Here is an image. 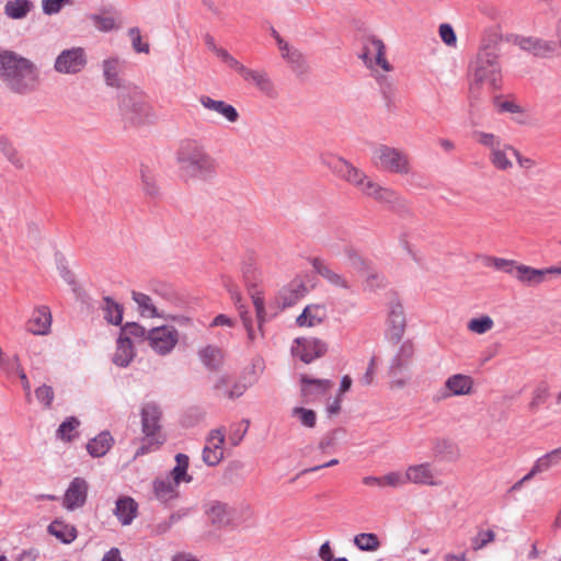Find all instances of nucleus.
I'll return each mask as SVG.
<instances>
[{"instance_id": "f257e3e1", "label": "nucleus", "mask_w": 561, "mask_h": 561, "mask_svg": "<svg viewBox=\"0 0 561 561\" xmlns=\"http://www.w3.org/2000/svg\"><path fill=\"white\" fill-rule=\"evenodd\" d=\"M501 35L497 32L485 33L479 51L469 64V99L473 104L502 89L503 73L500 62Z\"/></svg>"}, {"instance_id": "f03ea898", "label": "nucleus", "mask_w": 561, "mask_h": 561, "mask_svg": "<svg viewBox=\"0 0 561 561\" xmlns=\"http://www.w3.org/2000/svg\"><path fill=\"white\" fill-rule=\"evenodd\" d=\"M0 80L14 93L26 94L39 83V70L30 59L12 50H0Z\"/></svg>"}, {"instance_id": "7ed1b4c3", "label": "nucleus", "mask_w": 561, "mask_h": 561, "mask_svg": "<svg viewBox=\"0 0 561 561\" xmlns=\"http://www.w3.org/2000/svg\"><path fill=\"white\" fill-rule=\"evenodd\" d=\"M176 160L182 175L186 179L208 180L217 171L216 159L197 140L183 141L176 152Z\"/></svg>"}, {"instance_id": "20e7f679", "label": "nucleus", "mask_w": 561, "mask_h": 561, "mask_svg": "<svg viewBox=\"0 0 561 561\" xmlns=\"http://www.w3.org/2000/svg\"><path fill=\"white\" fill-rule=\"evenodd\" d=\"M119 114L126 128L149 124L156 119L152 106L138 95H122Z\"/></svg>"}, {"instance_id": "39448f33", "label": "nucleus", "mask_w": 561, "mask_h": 561, "mask_svg": "<svg viewBox=\"0 0 561 561\" xmlns=\"http://www.w3.org/2000/svg\"><path fill=\"white\" fill-rule=\"evenodd\" d=\"M374 164L386 172L409 174L411 170L409 156L401 149L379 145L373 151Z\"/></svg>"}, {"instance_id": "423d86ee", "label": "nucleus", "mask_w": 561, "mask_h": 561, "mask_svg": "<svg viewBox=\"0 0 561 561\" xmlns=\"http://www.w3.org/2000/svg\"><path fill=\"white\" fill-rule=\"evenodd\" d=\"M328 167L337 178L356 187L362 194L366 188V184L370 181V178L363 170L343 158H332L328 162Z\"/></svg>"}, {"instance_id": "0eeeda50", "label": "nucleus", "mask_w": 561, "mask_h": 561, "mask_svg": "<svg viewBox=\"0 0 561 561\" xmlns=\"http://www.w3.org/2000/svg\"><path fill=\"white\" fill-rule=\"evenodd\" d=\"M328 167L337 178L356 187L362 194L366 188V184L370 181V178L363 170L343 158H332L328 162Z\"/></svg>"}, {"instance_id": "6e6552de", "label": "nucleus", "mask_w": 561, "mask_h": 561, "mask_svg": "<svg viewBox=\"0 0 561 561\" xmlns=\"http://www.w3.org/2000/svg\"><path fill=\"white\" fill-rule=\"evenodd\" d=\"M87 54L81 47L64 49L55 59L54 70L61 75H77L87 66Z\"/></svg>"}, {"instance_id": "1a4fd4ad", "label": "nucleus", "mask_w": 561, "mask_h": 561, "mask_svg": "<svg viewBox=\"0 0 561 561\" xmlns=\"http://www.w3.org/2000/svg\"><path fill=\"white\" fill-rule=\"evenodd\" d=\"M385 54L386 47L382 41L371 36L365 38L359 58L364 61L366 67L371 70L376 67H380L385 71H391L392 66L386 59Z\"/></svg>"}, {"instance_id": "9d476101", "label": "nucleus", "mask_w": 561, "mask_h": 561, "mask_svg": "<svg viewBox=\"0 0 561 561\" xmlns=\"http://www.w3.org/2000/svg\"><path fill=\"white\" fill-rule=\"evenodd\" d=\"M147 341L157 354L167 355L178 344L179 332L170 325L152 328L148 330Z\"/></svg>"}, {"instance_id": "9b49d317", "label": "nucleus", "mask_w": 561, "mask_h": 561, "mask_svg": "<svg viewBox=\"0 0 561 561\" xmlns=\"http://www.w3.org/2000/svg\"><path fill=\"white\" fill-rule=\"evenodd\" d=\"M512 41L514 45L535 57L545 58L554 54L557 50V42L536 36L515 35Z\"/></svg>"}, {"instance_id": "f8f14e48", "label": "nucleus", "mask_w": 561, "mask_h": 561, "mask_svg": "<svg viewBox=\"0 0 561 561\" xmlns=\"http://www.w3.org/2000/svg\"><path fill=\"white\" fill-rule=\"evenodd\" d=\"M328 351V345L317 337H300L296 340V346L293 347V354L301 362L309 364L317 358L322 357Z\"/></svg>"}, {"instance_id": "ddd939ff", "label": "nucleus", "mask_w": 561, "mask_h": 561, "mask_svg": "<svg viewBox=\"0 0 561 561\" xmlns=\"http://www.w3.org/2000/svg\"><path fill=\"white\" fill-rule=\"evenodd\" d=\"M473 388V379L463 374H455L448 377L444 387L436 393L435 400H445L454 396L470 394Z\"/></svg>"}, {"instance_id": "4468645a", "label": "nucleus", "mask_w": 561, "mask_h": 561, "mask_svg": "<svg viewBox=\"0 0 561 561\" xmlns=\"http://www.w3.org/2000/svg\"><path fill=\"white\" fill-rule=\"evenodd\" d=\"M365 196L374 198L378 203L388 205L391 208H403L405 207V201L396 191L389 187H383L371 179L366 184V188L363 193Z\"/></svg>"}, {"instance_id": "2eb2a0df", "label": "nucleus", "mask_w": 561, "mask_h": 561, "mask_svg": "<svg viewBox=\"0 0 561 561\" xmlns=\"http://www.w3.org/2000/svg\"><path fill=\"white\" fill-rule=\"evenodd\" d=\"M225 433L221 428L213 430L203 449V461L209 466H217L224 458Z\"/></svg>"}, {"instance_id": "dca6fc26", "label": "nucleus", "mask_w": 561, "mask_h": 561, "mask_svg": "<svg viewBox=\"0 0 561 561\" xmlns=\"http://www.w3.org/2000/svg\"><path fill=\"white\" fill-rule=\"evenodd\" d=\"M88 490V482L83 478H73L64 495L65 508L68 511H75L82 507L87 502Z\"/></svg>"}, {"instance_id": "f3484780", "label": "nucleus", "mask_w": 561, "mask_h": 561, "mask_svg": "<svg viewBox=\"0 0 561 561\" xmlns=\"http://www.w3.org/2000/svg\"><path fill=\"white\" fill-rule=\"evenodd\" d=\"M310 263L314 272L324 278L331 286L346 291L352 290L353 285L347 277L334 271L324 260L313 257Z\"/></svg>"}, {"instance_id": "a211bd4d", "label": "nucleus", "mask_w": 561, "mask_h": 561, "mask_svg": "<svg viewBox=\"0 0 561 561\" xmlns=\"http://www.w3.org/2000/svg\"><path fill=\"white\" fill-rule=\"evenodd\" d=\"M125 69V60L118 57H110L102 62L105 83L112 88H121L124 83L122 73Z\"/></svg>"}, {"instance_id": "6ab92c4d", "label": "nucleus", "mask_w": 561, "mask_h": 561, "mask_svg": "<svg viewBox=\"0 0 561 561\" xmlns=\"http://www.w3.org/2000/svg\"><path fill=\"white\" fill-rule=\"evenodd\" d=\"M331 387L332 382L329 379H316L307 375L301 376V396L306 402L313 401L325 394Z\"/></svg>"}, {"instance_id": "aec40b11", "label": "nucleus", "mask_w": 561, "mask_h": 561, "mask_svg": "<svg viewBox=\"0 0 561 561\" xmlns=\"http://www.w3.org/2000/svg\"><path fill=\"white\" fill-rule=\"evenodd\" d=\"M161 411L160 408L153 403H146L141 409V424L142 432L147 437H153L160 430Z\"/></svg>"}, {"instance_id": "412c9836", "label": "nucleus", "mask_w": 561, "mask_h": 561, "mask_svg": "<svg viewBox=\"0 0 561 561\" xmlns=\"http://www.w3.org/2000/svg\"><path fill=\"white\" fill-rule=\"evenodd\" d=\"M51 325V313L48 307H37L27 322V331L35 335H45Z\"/></svg>"}, {"instance_id": "4be33fe9", "label": "nucleus", "mask_w": 561, "mask_h": 561, "mask_svg": "<svg viewBox=\"0 0 561 561\" xmlns=\"http://www.w3.org/2000/svg\"><path fill=\"white\" fill-rule=\"evenodd\" d=\"M113 513L123 526H128L137 517L138 503L130 496H119Z\"/></svg>"}, {"instance_id": "5701e85b", "label": "nucleus", "mask_w": 561, "mask_h": 561, "mask_svg": "<svg viewBox=\"0 0 561 561\" xmlns=\"http://www.w3.org/2000/svg\"><path fill=\"white\" fill-rule=\"evenodd\" d=\"M512 275L520 283L534 286L547 279V276L550 275V267L539 270L516 262V268Z\"/></svg>"}, {"instance_id": "b1692460", "label": "nucleus", "mask_w": 561, "mask_h": 561, "mask_svg": "<svg viewBox=\"0 0 561 561\" xmlns=\"http://www.w3.org/2000/svg\"><path fill=\"white\" fill-rule=\"evenodd\" d=\"M407 483L411 482L414 484H426L437 485L438 483L434 480V473L432 466L428 462L419 465H411L405 471Z\"/></svg>"}, {"instance_id": "393cba45", "label": "nucleus", "mask_w": 561, "mask_h": 561, "mask_svg": "<svg viewBox=\"0 0 561 561\" xmlns=\"http://www.w3.org/2000/svg\"><path fill=\"white\" fill-rule=\"evenodd\" d=\"M390 325L391 339L399 342L405 330V316L403 306L399 301H392L390 304V310L388 316Z\"/></svg>"}, {"instance_id": "a878e982", "label": "nucleus", "mask_w": 561, "mask_h": 561, "mask_svg": "<svg viewBox=\"0 0 561 561\" xmlns=\"http://www.w3.org/2000/svg\"><path fill=\"white\" fill-rule=\"evenodd\" d=\"M199 102L205 108L216 112L225 117L229 123H236L240 118L237 108L225 101L214 100L208 95H202L199 98Z\"/></svg>"}, {"instance_id": "bb28decb", "label": "nucleus", "mask_w": 561, "mask_h": 561, "mask_svg": "<svg viewBox=\"0 0 561 561\" xmlns=\"http://www.w3.org/2000/svg\"><path fill=\"white\" fill-rule=\"evenodd\" d=\"M209 520L219 527L229 525L236 516V511L226 503L213 502L207 510Z\"/></svg>"}, {"instance_id": "cd10ccee", "label": "nucleus", "mask_w": 561, "mask_h": 561, "mask_svg": "<svg viewBox=\"0 0 561 561\" xmlns=\"http://www.w3.org/2000/svg\"><path fill=\"white\" fill-rule=\"evenodd\" d=\"M242 78L253 83L262 93L270 98H275L277 92L274 83L264 70H253L248 68Z\"/></svg>"}, {"instance_id": "c85d7f7f", "label": "nucleus", "mask_w": 561, "mask_h": 561, "mask_svg": "<svg viewBox=\"0 0 561 561\" xmlns=\"http://www.w3.org/2000/svg\"><path fill=\"white\" fill-rule=\"evenodd\" d=\"M307 287L301 282H291L288 286L279 290L276 298L277 304L283 308L294 306L298 300L305 297Z\"/></svg>"}, {"instance_id": "c756f323", "label": "nucleus", "mask_w": 561, "mask_h": 561, "mask_svg": "<svg viewBox=\"0 0 561 561\" xmlns=\"http://www.w3.org/2000/svg\"><path fill=\"white\" fill-rule=\"evenodd\" d=\"M328 317L324 305H308L302 313L297 317L296 323L299 327L312 328L321 324Z\"/></svg>"}, {"instance_id": "7c9ffc66", "label": "nucleus", "mask_w": 561, "mask_h": 561, "mask_svg": "<svg viewBox=\"0 0 561 561\" xmlns=\"http://www.w3.org/2000/svg\"><path fill=\"white\" fill-rule=\"evenodd\" d=\"M179 485L171 481L170 477L157 478L152 483L156 499L162 503H168L179 496Z\"/></svg>"}, {"instance_id": "2f4dec72", "label": "nucleus", "mask_w": 561, "mask_h": 561, "mask_svg": "<svg viewBox=\"0 0 561 561\" xmlns=\"http://www.w3.org/2000/svg\"><path fill=\"white\" fill-rule=\"evenodd\" d=\"M47 531L59 541L67 545L75 541L78 536L77 528L73 525L59 518H56L49 524Z\"/></svg>"}, {"instance_id": "473e14b6", "label": "nucleus", "mask_w": 561, "mask_h": 561, "mask_svg": "<svg viewBox=\"0 0 561 561\" xmlns=\"http://www.w3.org/2000/svg\"><path fill=\"white\" fill-rule=\"evenodd\" d=\"M135 357L131 340L128 336H121L113 356V363L119 367H127Z\"/></svg>"}, {"instance_id": "72a5a7b5", "label": "nucleus", "mask_w": 561, "mask_h": 561, "mask_svg": "<svg viewBox=\"0 0 561 561\" xmlns=\"http://www.w3.org/2000/svg\"><path fill=\"white\" fill-rule=\"evenodd\" d=\"M561 462V447L556 448L543 456L539 457L530 471L531 474L536 476L550 470L552 467L560 465Z\"/></svg>"}, {"instance_id": "f704fd0d", "label": "nucleus", "mask_w": 561, "mask_h": 561, "mask_svg": "<svg viewBox=\"0 0 561 561\" xmlns=\"http://www.w3.org/2000/svg\"><path fill=\"white\" fill-rule=\"evenodd\" d=\"M375 79L378 83L379 91L382 95V99L386 102V106L390 108L394 105L396 96H397V85L392 78L387 75L377 73Z\"/></svg>"}, {"instance_id": "c9c22d12", "label": "nucleus", "mask_w": 561, "mask_h": 561, "mask_svg": "<svg viewBox=\"0 0 561 561\" xmlns=\"http://www.w3.org/2000/svg\"><path fill=\"white\" fill-rule=\"evenodd\" d=\"M112 443L113 437L105 431L87 444V450L94 458L102 457L110 450Z\"/></svg>"}, {"instance_id": "e433bc0d", "label": "nucleus", "mask_w": 561, "mask_h": 561, "mask_svg": "<svg viewBox=\"0 0 561 561\" xmlns=\"http://www.w3.org/2000/svg\"><path fill=\"white\" fill-rule=\"evenodd\" d=\"M484 267L494 268L495 271L504 272L506 274H514L516 268V261L492 255L481 254L477 257Z\"/></svg>"}, {"instance_id": "4c0bfd02", "label": "nucleus", "mask_w": 561, "mask_h": 561, "mask_svg": "<svg viewBox=\"0 0 561 561\" xmlns=\"http://www.w3.org/2000/svg\"><path fill=\"white\" fill-rule=\"evenodd\" d=\"M33 8L34 4L30 0H9L4 4V14L12 20H22Z\"/></svg>"}, {"instance_id": "58836bf2", "label": "nucleus", "mask_w": 561, "mask_h": 561, "mask_svg": "<svg viewBox=\"0 0 561 561\" xmlns=\"http://www.w3.org/2000/svg\"><path fill=\"white\" fill-rule=\"evenodd\" d=\"M176 466L170 471L167 477H170L171 481L180 485L181 482H191L192 477L187 474L188 468V456L185 454H178L175 456Z\"/></svg>"}, {"instance_id": "ea45409f", "label": "nucleus", "mask_w": 561, "mask_h": 561, "mask_svg": "<svg viewBox=\"0 0 561 561\" xmlns=\"http://www.w3.org/2000/svg\"><path fill=\"white\" fill-rule=\"evenodd\" d=\"M202 363L210 370H217L224 360V354L217 346L208 345L199 351Z\"/></svg>"}, {"instance_id": "a19ab883", "label": "nucleus", "mask_w": 561, "mask_h": 561, "mask_svg": "<svg viewBox=\"0 0 561 561\" xmlns=\"http://www.w3.org/2000/svg\"><path fill=\"white\" fill-rule=\"evenodd\" d=\"M285 60L288 62L291 71L298 78L306 77L310 71V67L306 56L298 48L295 51H291L290 55Z\"/></svg>"}, {"instance_id": "79ce46f5", "label": "nucleus", "mask_w": 561, "mask_h": 561, "mask_svg": "<svg viewBox=\"0 0 561 561\" xmlns=\"http://www.w3.org/2000/svg\"><path fill=\"white\" fill-rule=\"evenodd\" d=\"M104 319L114 325H119L123 320V306L114 301L111 297L103 298Z\"/></svg>"}, {"instance_id": "37998d69", "label": "nucleus", "mask_w": 561, "mask_h": 561, "mask_svg": "<svg viewBox=\"0 0 561 561\" xmlns=\"http://www.w3.org/2000/svg\"><path fill=\"white\" fill-rule=\"evenodd\" d=\"M506 147H512V146L508 144H503L501 147L493 150L489 154L490 162L496 170L507 171L513 167L512 161L507 157V153L511 151Z\"/></svg>"}, {"instance_id": "c03bdc74", "label": "nucleus", "mask_w": 561, "mask_h": 561, "mask_svg": "<svg viewBox=\"0 0 561 561\" xmlns=\"http://www.w3.org/2000/svg\"><path fill=\"white\" fill-rule=\"evenodd\" d=\"M353 542L357 549L367 552L377 551L381 546L378 536L374 533H360L354 537Z\"/></svg>"}, {"instance_id": "a18cd8bd", "label": "nucleus", "mask_w": 561, "mask_h": 561, "mask_svg": "<svg viewBox=\"0 0 561 561\" xmlns=\"http://www.w3.org/2000/svg\"><path fill=\"white\" fill-rule=\"evenodd\" d=\"M228 290L230 293L231 299L234 301V305L239 309L243 327L248 332V339L252 342L254 341V330L252 328V320L248 316V311L244 310L243 306L241 305V295L234 287H229Z\"/></svg>"}, {"instance_id": "49530a36", "label": "nucleus", "mask_w": 561, "mask_h": 561, "mask_svg": "<svg viewBox=\"0 0 561 561\" xmlns=\"http://www.w3.org/2000/svg\"><path fill=\"white\" fill-rule=\"evenodd\" d=\"M133 300L137 304L138 309L141 316L153 318L158 317L159 313L157 308L154 307L151 297L144 293L133 291L131 293Z\"/></svg>"}, {"instance_id": "de8ad7c7", "label": "nucleus", "mask_w": 561, "mask_h": 561, "mask_svg": "<svg viewBox=\"0 0 561 561\" xmlns=\"http://www.w3.org/2000/svg\"><path fill=\"white\" fill-rule=\"evenodd\" d=\"M0 151L16 169L24 168L23 159L18 153L11 141L4 136H0Z\"/></svg>"}, {"instance_id": "09e8293b", "label": "nucleus", "mask_w": 561, "mask_h": 561, "mask_svg": "<svg viewBox=\"0 0 561 561\" xmlns=\"http://www.w3.org/2000/svg\"><path fill=\"white\" fill-rule=\"evenodd\" d=\"M365 289L375 291L387 286L386 277L377 272L371 265L364 272Z\"/></svg>"}, {"instance_id": "8fccbe9b", "label": "nucleus", "mask_w": 561, "mask_h": 561, "mask_svg": "<svg viewBox=\"0 0 561 561\" xmlns=\"http://www.w3.org/2000/svg\"><path fill=\"white\" fill-rule=\"evenodd\" d=\"M494 325L493 320L489 316H482L480 318L471 319L467 328L469 331L474 332L477 334H484L490 331Z\"/></svg>"}, {"instance_id": "3c124183", "label": "nucleus", "mask_w": 561, "mask_h": 561, "mask_svg": "<svg viewBox=\"0 0 561 561\" xmlns=\"http://www.w3.org/2000/svg\"><path fill=\"white\" fill-rule=\"evenodd\" d=\"M345 255L347 257L348 265L357 272L364 273L370 266V263L352 248H347L345 250Z\"/></svg>"}, {"instance_id": "603ef678", "label": "nucleus", "mask_w": 561, "mask_h": 561, "mask_svg": "<svg viewBox=\"0 0 561 561\" xmlns=\"http://www.w3.org/2000/svg\"><path fill=\"white\" fill-rule=\"evenodd\" d=\"M473 136L480 145L489 148L490 152H492L493 150L497 149L503 145L501 139L491 133L477 130L474 131Z\"/></svg>"}, {"instance_id": "864d4df0", "label": "nucleus", "mask_w": 561, "mask_h": 561, "mask_svg": "<svg viewBox=\"0 0 561 561\" xmlns=\"http://www.w3.org/2000/svg\"><path fill=\"white\" fill-rule=\"evenodd\" d=\"M80 425V422L77 417L70 416L67 417L58 427L57 430V436L64 440L70 442L72 439L71 432H73L78 426Z\"/></svg>"}, {"instance_id": "5fc2aeb1", "label": "nucleus", "mask_w": 561, "mask_h": 561, "mask_svg": "<svg viewBox=\"0 0 561 561\" xmlns=\"http://www.w3.org/2000/svg\"><path fill=\"white\" fill-rule=\"evenodd\" d=\"M291 414L293 416L298 417L304 426L309 428L316 426L317 414L313 410L297 407L293 409Z\"/></svg>"}, {"instance_id": "6e6d98bb", "label": "nucleus", "mask_w": 561, "mask_h": 561, "mask_svg": "<svg viewBox=\"0 0 561 561\" xmlns=\"http://www.w3.org/2000/svg\"><path fill=\"white\" fill-rule=\"evenodd\" d=\"M407 484L405 473L399 471H391L381 477V488L390 486L393 489L401 488Z\"/></svg>"}, {"instance_id": "4d7b16f0", "label": "nucleus", "mask_w": 561, "mask_h": 561, "mask_svg": "<svg viewBox=\"0 0 561 561\" xmlns=\"http://www.w3.org/2000/svg\"><path fill=\"white\" fill-rule=\"evenodd\" d=\"M35 397L45 409H50L55 398L54 389L48 385H42L35 389Z\"/></svg>"}, {"instance_id": "13d9d810", "label": "nucleus", "mask_w": 561, "mask_h": 561, "mask_svg": "<svg viewBox=\"0 0 561 561\" xmlns=\"http://www.w3.org/2000/svg\"><path fill=\"white\" fill-rule=\"evenodd\" d=\"M549 397V388L546 383L538 385L533 391V400L529 403V410L536 411L540 404L545 403Z\"/></svg>"}, {"instance_id": "bf43d9fd", "label": "nucleus", "mask_w": 561, "mask_h": 561, "mask_svg": "<svg viewBox=\"0 0 561 561\" xmlns=\"http://www.w3.org/2000/svg\"><path fill=\"white\" fill-rule=\"evenodd\" d=\"M148 331L136 322H128L122 328L121 336H128L130 339L139 337L142 340H147Z\"/></svg>"}, {"instance_id": "052dcab7", "label": "nucleus", "mask_w": 561, "mask_h": 561, "mask_svg": "<svg viewBox=\"0 0 561 561\" xmlns=\"http://www.w3.org/2000/svg\"><path fill=\"white\" fill-rule=\"evenodd\" d=\"M494 538L495 534L493 530H481L471 540L472 549L480 550L484 548L488 543L492 542Z\"/></svg>"}, {"instance_id": "680f3d73", "label": "nucleus", "mask_w": 561, "mask_h": 561, "mask_svg": "<svg viewBox=\"0 0 561 561\" xmlns=\"http://www.w3.org/2000/svg\"><path fill=\"white\" fill-rule=\"evenodd\" d=\"M251 297H252L253 305H254V308L256 311V318H257L259 324L261 327L262 323L264 322L265 316H266L265 306H264V297L256 289L251 290Z\"/></svg>"}, {"instance_id": "e2e57ef3", "label": "nucleus", "mask_w": 561, "mask_h": 561, "mask_svg": "<svg viewBox=\"0 0 561 561\" xmlns=\"http://www.w3.org/2000/svg\"><path fill=\"white\" fill-rule=\"evenodd\" d=\"M141 180H142V190L146 193V195H148L150 197H157L159 195V187L156 183L154 178L152 175H150L148 172L142 171Z\"/></svg>"}, {"instance_id": "0e129e2a", "label": "nucleus", "mask_w": 561, "mask_h": 561, "mask_svg": "<svg viewBox=\"0 0 561 561\" xmlns=\"http://www.w3.org/2000/svg\"><path fill=\"white\" fill-rule=\"evenodd\" d=\"M128 34L131 39V45L135 51L146 54L149 53V44L141 42V34L138 27L129 28Z\"/></svg>"}, {"instance_id": "69168bd1", "label": "nucleus", "mask_w": 561, "mask_h": 561, "mask_svg": "<svg viewBox=\"0 0 561 561\" xmlns=\"http://www.w3.org/2000/svg\"><path fill=\"white\" fill-rule=\"evenodd\" d=\"M439 36L442 41L448 46H455L457 43L456 33L454 28L447 23L439 25Z\"/></svg>"}, {"instance_id": "338daca9", "label": "nucleus", "mask_w": 561, "mask_h": 561, "mask_svg": "<svg viewBox=\"0 0 561 561\" xmlns=\"http://www.w3.org/2000/svg\"><path fill=\"white\" fill-rule=\"evenodd\" d=\"M69 1L70 0H42L43 11L48 15L57 14Z\"/></svg>"}, {"instance_id": "774afa93", "label": "nucleus", "mask_w": 561, "mask_h": 561, "mask_svg": "<svg viewBox=\"0 0 561 561\" xmlns=\"http://www.w3.org/2000/svg\"><path fill=\"white\" fill-rule=\"evenodd\" d=\"M94 26L102 32H108L114 28L115 21L110 16L93 15Z\"/></svg>"}]
</instances>
